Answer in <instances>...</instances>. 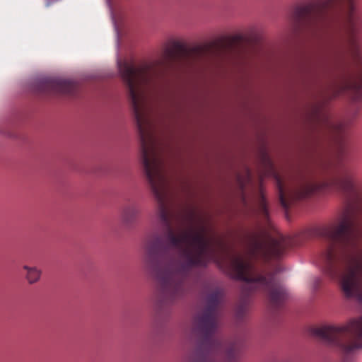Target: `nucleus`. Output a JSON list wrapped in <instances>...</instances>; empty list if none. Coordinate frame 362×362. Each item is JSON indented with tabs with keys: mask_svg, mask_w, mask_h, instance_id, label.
<instances>
[{
	"mask_svg": "<svg viewBox=\"0 0 362 362\" xmlns=\"http://www.w3.org/2000/svg\"><path fill=\"white\" fill-rule=\"evenodd\" d=\"M290 24L279 37L282 43L312 40L335 45H356L361 24L353 0H308L296 6L288 16Z\"/></svg>",
	"mask_w": 362,
	"mask_h": 362,
	"instance_id": "f257e3e1",
	"label": "nucleus"
},
{
	"mask_svg": "<svg viewBox=\"0 0 362 362\" xmlns=\"http://www.w3.org/2000/svg\"><path fill=\"white\" fill-rule=\"evenodd\" d=\"M122 78L127 82L140 132L142 162L155 196L161 199L168 189V182L163 171L158 141L153 132L151 120L145 103L141 85L145 81L144 74L132 66L119 68Z\"/></svg>",
	"mask_w": 362,
	"mask_h": 362,
	"instance_id": "f03ea898",
	"label": "nucleus"
},
{
	"mask_svg": "<svg viewBox=\"0 0 362 362\" xmlns=\"http://www.w3.org/2000/svg\"><path fill=\"white\" fill-rule=\"evenodd\" d=\"M241 43L267 44L272 43L264 28L259 25H248L244 31L219 34L212 44L204 45H238Z\"/></svg>",
	"mask_w": 362,
	"mask_h": 362,
	"instance_id": "7ed1b4c3",
	"label": "nucleus"
},
{
	"mask_svg": "<svg viewBox=\"0 0 362 362\" xmlns=\"http://www.w3.org/2000/svg\"><path fill=\"white\" fill-rule=\"evenodd\" d=\"M362 275V257H356L351 262L349 271L341 279V288L346 297L354 295L358 289L356 276Z\"/></svg>",
	"mask_w": 362,
	"mask_h": 362,
	"instance_id": "20e7f679",
	"label": "nucleus"
},
{
	"mask_svg": "<svg viewBox=\"0 0 362 362\" xmlns=\"http://www.w3.org/2000/svg\"><path fill=\"white\" fill-rule=\"evenodd\" d=\"M342 332H349L358 337H362V317L353 320L342 325H329L315 329V334L323 339Z\"/></svg>",
	"mask_w": 362,
	"mask_h": 362,
	"instance_id": "39448f33",
	"label": "nucleus"
},
{
	"mask_svg": "<svg viewBox=\"0 0 362 362\" xmlns=\"http://www.w3.org/2000/svg\"><path fill=\"white\" fill-rule=\"evenodd\" d=\"M232 270L236 274L238 279L244 280L247 282H251L253 288H269V282L265 278H259L257 279L250 280L245 278L244 276L250 273V265L245 262L241 257L234 259L231 264Z\"/></svg>",
	"mask_w": 362,
	"mask_h": 362,
	"instance_id": "423d86ee",
	"label": "nucleus"
},
{
	"mask_svg": "<svg viewBox=\"0 0 362 362\" xmlns=\"http://www.w3.org/2000/svg\"><path fill=\"white\" fill-rule=\"evenodd\" d=\"M170 243L173 245H177L180 243L185 245H189L192 246L196 250L202 251L206 244V240L204 238L202 234L197 233L195 234L187 233L179 236L177 238L172 237Z\"/></svg>",
	"mask_w": 362,
	"mask_h": 362,
	"instance_id": "0eeeda50",
	"label": "nucleus"
},
{
	"mask_svg": "<svg viewBox=\"0 0 362 362\" xmlns=\"http://www.w3.org/2000/svg\"><path fill=\"white\" fill-rule=\"evenodd\" d=\"M23 269L26 271L25 279L30 284L37 282L40 277L42 272L36 267L23 266Z\"/></svg>",
	"mask_w": 362,
	"mask_h": 362,
	"instance_id": "6e6552de",
	"label": "nucleus"
},
{
	"mask_svg": "<svg viewBox=\"0 0 362 362\" xmlns=\"http://www.w3.org/2000/svg\"><path fill=\"white\" fill-rule=\"evenodd\" d=\"M350 226L351 221L348 218H344L340 221L337 226L333 228L334 230V235H339L344 233L349 228Z\"/></svg>",
	"mask_w": 362,
	"mask_h": 362,
	"instance_id": "1a4fd4ad",
	"label": "nucleus"
},
{
	"mask_svg": "<svg viewBox=\"0 0 362 362\" xmlns=\"http://www.w3.org/2000/svg\"><path fill=\"white\" fill-rule=\"evenodd\" d=\"M166 40L165 45H186L184 38L178 35H170L167 37Z\"/></svg>",
	"mask_w": 362,
	"mask_h": 362,
	"instance_id": "9d476101",
	"label": "nucleus"
},
{
	"mask_svg": "<svg viewBox=\"0 0 362 362\" xmlns=\"http://www.w3.org/2000/svg\"><path fill=\"white\" fill-rule=\"evenodd\" d=\"M209 302L211 305L215 303H217L218 302V295L216 294V295L211 296L209 298Z\"/></svg>",
	"mask_w": 362,
	"mask_h": 362,
	"instance_id": "9b49d317",
	"label": "nucleus"
},
{
	"mask_svg": "<svg viewBox=\"0 0 362 362\" xmlns=\"http://www.w3.org/2000/svg\"><path fill=\"white\" fill-rule=\"evenodd\" d=\"M270 298L273 300L277 299V291H272L269 293Z\"/></svg>",
	"mask_w": 362,
	"mask_h": 362,
	"instance_id": "f8f14e48",
	"label": "nucleus"
},
{
	"mask_svg": "<svg viewBox=\"0 0 362 362\" xmlns=\"http://www.w3.org/2000/svg\"><path fill=\"white\" fill-rule=\"evenodd\" d=\"M261 206H262V208L263 211L267 214L265 201H264V198L263 196H262V202H261Z\"/></svg>",
	"mask_w": 362,
	"mask_h": 362,
	"instance_id": "ddd939ff",
	"label": "nucleus"
},
{
	"mask_svg": "<svg viewBox=\"0 0 362 362\" xmlns=\"http://www.w3.org/2000/svg\"><path fill=\"white\" fill-rule=\"evenodd\" d=\"M263 162H264V165H265V167L271 166V161L269 160V158H264Z\"/></svg>",
	"mask_w": 362,
	"mask_h": 362,
	"instance_id": "4468645a",
	"label": "nucleus"
},
{
	"mask_svg": "<svg viewBox=\"0 0 362 362\" xmlns=\"http://www.w3.org/2000/svg\"><path fill=\"white\" fill-rule=\"evenodd\" d=\"M279 191H280V199H281V204L283 206H286V204L283 199V194H282V189L281 188V187L279 186Z\"/></svg>",
	"mask_w": 362,
	"mask_h": 362,
	"instance_id": "2eb2a0df",
	"label": "nucleus"
},
{
	"mask_svg": "<svg viewBox=\"0 0 362 362\" xmlns=\"http://www.w3.org/2000/svg\"><path fill=\"white\" fill-rule=\"evenodd\" d=\"M176 48H178V50H180L182 49V48H183L184 47H180V46H178V47H175Z\"/></svg>",
	"mask_w": 362,
	"mask_h": 362,
	"instance_id": "dca6fc26",
	"label": "nucleus"
}]
</instances>
